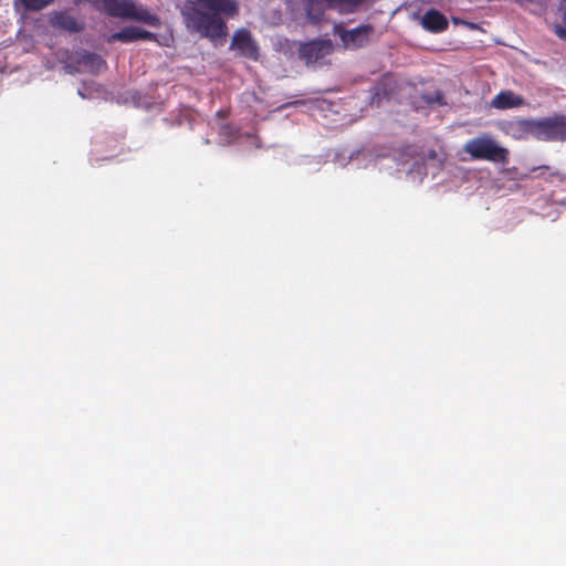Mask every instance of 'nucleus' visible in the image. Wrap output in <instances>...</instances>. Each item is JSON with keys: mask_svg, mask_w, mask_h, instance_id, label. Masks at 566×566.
<instances>
[{"mask_svg": "<svg viewBox=\"0 0 566 566\" xmlns=\"http://www.w3.org/2000/svg\"><path fill=\"white\" fill-rule=\"evenodd\" d=\"M182 14L187 28L199 33L202 38H208L214 43L226 39L228 34L227 24L217 14L205 12L195 4L186 6Z\"/></svg>", "mask_w": 566, "mask_h": 566, "instance_id": "nucleus-1", "label": "nucleus"}, {"mask_svg": "<svg viewBox=\"0 0 566 566\" xmlns=\"http://www.w3.org/2000/svg\"><path fill=\"white\" fill-rule=\"evenodd\" d=\"M155 35L144 29L137 28V40H153Z\"/></svg>", "mask_w": 566, "mask_h": 566, "instance_id": "nucleus-17", "label": "nucleus"}, {"mask_svg": "<svg viewBox=\"0 0 566 566\" xmlns=\"http://www.w3.org/2000/svg\"><path fill=\"white\" fill-rule=\"evenodd\" d=\"M463 150L474 160L509 163V149L500 146L492 137L486 135L469 139L464 144Z\"/></svg>", "mask_w": 566, "mask_h": 566, "instance_id": "nucleus-2", "label": "nucleus"}, {"mask_svg": "<svg viewBox=\"0 0 566 566\" xmlns=\"http://www.w3.org/2000/svg\"><path fill=\"white\" fill-rule=\"evenodd\" d=\"M562 11H563L564 20H566V0H563Z\"/></svg>", "mask_w": 566, "mask_h": 566, "instance_id": "nucleus-19", "label": "nucleus"}, {"mask_svg": "<svg viewBox=\"0 0 566 566\" xmlns=\"http://www.w3.org/2000/svg\"><path fill=\"white\" fill-rule=\"evenodd\" d=\"M553 29L559 39L566 40V25L555 24Z\"/></svg>", "mask_w": 566, "mask_h": 566, "instance_id": "nucleus-18", "label": "nucleus"}, {"mask_svg": "<svg viewBox=\"0 0 566 566\" xmlns=\"http://www.w3.org/2000/svg\"><path fill=\"white\" fill-rule=\"evenodd\" d=\"M82 63L90 67L92 72H98L106 66V62L102 56L93 52L85 53L82 56Z\"/></svg>", "mask_w": 566, "mask_h": 566, "instance_id": "nucleus-15", "label": "nucleus"}, {"mask_svg": "<svg viewBox=\"0 0 566 566\" xmlns=\"http://www.w3.org/2000/svg\"><path fill=\"white\" fill-rule=\"evenodd\" d=\"M109 42L119 41L123 43H129L137 41V27H126L118 32L113 33L109 39Z\"/></svg>", "mask_w": 566, "mask_h": 566, "instance_id": "nucleus-14", "label": "nucleus"}, {"mask_svg": "<svg viewBox=\"0 0 566 566\" xmlns=\"http://www.w3.org/2000/svg\"><path fill=\"white\" fill-rule=\"evenodd\" d=\"M374 32L370 24H363L352 30H342L338 34L347 49H358L365 46L369 42V38Z\"/></svg>", "mask_w": 566, "mask_h": 566, "instance_id": "nucleus-6", "label": "nucleus"}, {"mask_svg": "<svg viewBox=\"0 0 566 566\" xmlns=\"http://www.w3.org/2000/svg\"><path fill=\"white\" fill-rule=\"evenodd\" d=\"M534 138L543 142H565L566 115L554 114L534 119Z\"/></svg>", "mask_w": 566, "mask_h": 566, "instance_id": "nucleus-4", "label": "nucleus"}, {"mask_svg": "<svg viewBox=\"0 0 566 566\" xmlns=\"http://www.w3.org/2000/svg\"><path fill=\"white\" fill-rule=\"evenodd\" d=\"M421 25L429 32L440 33L448 29L449 22L440 11L430 9L422 15Z\"/></svg>", "mask_w": 566, "mask_h": 566, "instance_id": "nucleus-10", "label": "nucleus"}, {"mask_svg": "<svg viewBox=\"0 0 566 566\" xmlns=\"http://www.w3.org/2000/svg\"><path fill=\"white\" fill-rule=\"evenodd\" d=\"M217 115H218L219 117H222V118L227 116V114H226L224 112H222V111H219V112L217 113Z\"/></svg>", "mask_w": 566, "mask_h": 566, "instance_id": "nucleus-20", "label": "nucleus"}, {"mask_svg": "<svg viewBox=\"0 0 566 566\" xmlns=\"http://www.w3.org/2000/svg\"><path fill=\"white\" fill-rule=\"evenodd\" d=\"M502 130L514 139H526L530 136L534 137V119L517 118L506 120L502 124Z\"/></svg>", "mask_w": 566, "mask_h": 566, "instance_id": "nucleus-8", "label": "nucleus"}, {"mask_svg": "<svg viewBox=\"0 0 566 566\" xmlns=\"http://www.w3.org/2000/svg\"><path fill=\"white\" fill-rule=\"evenodd\" d=\"M104 11L114 18L132 19L156 25L158 18L148 10L137 7L130 0H103Z\"/></svg>", "mask_w": 566, "mask_h": 566, "instance_id": "nucleus-3", "label": "nucleus"}, {"mask_svg": "<svg viewBox=\"0 0 566 566\" xmlns=\"http://www.w3.org/2000/svg\"><path fill=\"white\" fill-rule=\"evenodd\" d=\"M205 8L214 13L234 15L238 12V4L233 0H197Z\"/></svg>", "mask_w": 566, "mask_h": 566, "instance_id": "nucleus-12", "label": "nucleus"}, {"mask_svg": "<svg viewBox=\"0 0 566 566\" xmlns=\"http://www.w3.org/2000/svg\"><path fill=\"white\" fill-rule=\"evenodd\" d=\"M332 52V41L319 40L304 44L300 50V55L306 62V64H314L329 55Z\"/></svg>", "mask_w": 566, "mask_h": 566, "instance_id": "nucleus-7", "label": "nucleus"}, {"mask_svg": "<svg viewBox=\"0 0 566 566\" xmlns=\"http://www.w3.org/2000/svg\"><path fill=\"white\" fill-rule=\"evenodd\" d=\"M365 0H327V2L331 6L337 7V6H346L348 8H356L360 3H363Z\"/></svg>", "mask_w": 566, "mask_h": 566, "instance_id": "nucleus-16", "label": "nucleus"}, {"mask_svg": "<svg viewBox=\"0 0 566 566\" xmlns=\"http://www.w3.org/2000/svg\"><path fill=\"white\" fill-rule=\"evenodd\" d=\"M52 27L69 32L77 33L84 30V23L80 22L75 17L64 11H56L50 19Z\"/></svg>", "mask_w": 566, "mask_h": 566, "instance_id": "nucleus-9", "label": "nucleus"}, {"mask_svg": "<svg viewBox=\"0 0 566 566\" xmlns=\"http://www.w3.org/2000/svg\"><path fill=\"white\" fill-rule=\"evenodd\" d=\"M231 49L235 50L240 56L256 61L259 59V46L252 34L247 29H239L234 32Z\"/></svg>", "mask_w": 566, "mask_h": 566, "instance_id": "nucleus-5", "label": "nucleus"}, {"mask_svg": "<svg viewBox=\"0 0 566 566\" xmlns=\"http://www.w3.org/2000/svg\"><path fill=\"white\" fill-rule=\"evenodd\" d=\"M524 101L521 96L512 91H502L492 99L491 105L497 109H507L523 105Z\"/></svg>", "mask_w": 566, "mask_h": 566, "instance_id": "nucleus-11", "label": "nucleus"}, {"mask_svg": "<svg viewBox=\"0 0 566 566\" xmlns=\"http://www.w3.org/2000/svg\"><path fill=\"white\" fill-rule=\"evenodd\" d=\"M54 0H14V7H22L24 11L38 12L53 3Z\"/></svg>", "mask_w": 566, "mask_h": 566, "instance_id": "nucleus-13", "label": "nucleus"}]
</instances>
